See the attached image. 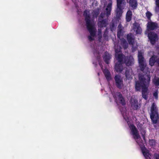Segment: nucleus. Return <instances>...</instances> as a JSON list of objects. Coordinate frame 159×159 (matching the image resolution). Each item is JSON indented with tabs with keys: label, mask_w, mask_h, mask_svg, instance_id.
Segmentation results:
<instances>
[{
	"label": "nucleus",
	"mask_w": 159,
	"mask_h": 159,
	"mask_svg": "<svg viewBox=\"0 0 159 159\" xmlns=\"http://www.w3.org/2000/svg\"><path fill=\"white\" fill-rule=\"evenodd\" d=\"M139 82L136 84V89L137 90L142 89L143 97L146 99L147 98L148 88L149 84L150 77L147 75H144L143 77H139Z\"/></svg>",
	"instance_id": "nucleus-1"
},
{
	"label": "nucleus",
	"mask_w": 159,
	"mask_h": 159,
	"mask_svg": "<svg viewBox=\"0 0 159 159\" xmlns=\"http://www.w3.org/2000/svg\"><path fill=\"white\" fill-rule=\"evenodd\" d=\"M89 11H86L84 12V15L85 17L87 26L90 34V36H89V38L90 40H92L94 39L95 28L94 23L89 20Z\"/></svg>",
	"instance_id": "nucleus-2"
},
{
	"label": "nucleus",
	"mask_w": 159,
	"mask_h": 159,
	"mask_svg": "<svg viewBox=\"0 0 159 159\" xmlns=\"http://www.w3.org/2000/svg\"><path fill=\"white\" fill-rule=\"evenodd\" d=\"M116 52V58L117 61L118 63L116 64L115 68L116 71L120 72L122 70V66L121 65V61H122L123 56L122 55L121 52H120V50H118L116 48L115 50Z\"/></svg>",
	"instance_id": "nucleus-3"
},
{
	"label": "nucleus",
	"mask_w": 159,
	"mask_h": 159,
	"mask_svg": "<svg viewBox=\"0 0 159 159\" xmlns=\"http://www.w3.org/2000/svg\"><path fill=\"white\" fill-rule=\"evenodd\" d=\"M127 122L128 123V121ZM128 123L131 130V134L133 136L138 144L140 146H141L142 143H141V139L136 128L132 124H129V123Z\"/></svg>",
	"instance_id": "nucleus-4"
},
{
	"label": "nucleus",
	"mask_w": 159,
	"mask_h": 159,
	"mask_svg": "<svg viewBox=\"0 0 159 159\" xmlns=\"http://www.w3.org/2000/svg\"><path fill=\"white\" fill-rule=\"evenodd\" d=\"M117 8L116 9V16L117 18L120 17L122 14V10L124 8L126 2L125 0H117Z\"/></svg>",
	"instance_id": "nucleus-5"
},
{
	"label": "nucleus",
	"mask_w": 159,
	"mask_h": 159,
	"mask_svg": "<svg viewBox=\"0 0 159 159\" xmlns=\"http://www.w3.org/2000/svg\"><path fill=\"white\" fill-rule=\"evenodd\" d=\"M151 118L154 123H156L158 119V116L157 112L156 107L153 103L151 108Z\"/></svg>",
	"instance_id": "nucleus-6"
},
{
	"label": "nucleus",
	"mask_w": 159,
	"mask_h": 159,
	"mask_svg": "<svg viewBox=\"0 0 159 159\" xmlns=\"http://www.w3.org/2000/svg\"><path fill=\"white\" fill-rule=\"evenodd\" d=\"M112 3V1L111 0H109L106 2V4L105 5L106 13L104 14L103 13H102L101 15V17H102V18H103L104 17L107 16L108 15H110Z\"/></svg>",
	"instance_id": "nucleus-7"
},
{
	"label": "nucleus",
	"mask_w": 159,
	"mask_h": 159,
	"mask_svg": "<svg viewBox=\"0 0 159 159\" xmlns=\"http://www.w3.org/2000/svg\"><path fill=\"white\" fill-rule=\"evenodd\" d=\"M143 54V52L141 51L139 52L138 56L139 62L141 69L142 70H144V68L146 66V63L144 61Z\"/></svg>",
	"instance_id": "nucleus-8"
},
{
	"label": "nucleus",
	"mask_w": 159,
	"mask_h": 159,
	"mask_svg": "<svg viewBox=\"0 0 159 159\" xmlns=\"http://www.w3.org/2000/svg\"><path fill=\"white\" fill-rule=\"evenodd\" d=\"M148 36L151 44H154L156 41L158 39L157 34L153 32H151L148 34Z\"/></svg>",
	"instance_id": "nucleus-9"
},
{
	"label": "nucleus",
	"mask_w": 159,
	"mask_h": 159,
	"mask_svg": "<svg viewBox=\"0 0 159 159\" xmlns=\"http://www.w3.org/2000/svg\"><path fill=\"white\" fill-rule=\"evenodd\" d=\"M155 62H156V63L159 66V58L154 55L150 58L149 64L150 66H152L154 65Z\"/></svg>",
	"instance_id": "nucleus-10"
},
{
	"label": "nucleus",
	"mask_w": 159,
	"mask_h": 159,
	"mask_svg": "<svg viewBox=\"0 0 159 159\" xmlns=\"http://www.w3.org/2000/svg\"><path fill=\"white\" fill-rule=\"evenodd\" d=\"M115 96L116 101L117 102H119L123 105L125 103V101L121 94L118 92L116 93Z\"/></svg>",
	"instance_id": "nucleus-11"
},
{
	"label": "nucleus",
	"mask_w": 159,
	"mask_h": 159,
	"mask_svg": "<svg viewBox=\"0 0 159 159\" xmlns=\"http://www.w3.org/2000/svg\"><path fill=\"white\" fill-rule=\"evenodd\" d=\"M141 150L145 157L146 159H151V155L149 153L148 150H147L144 147H141Z\"/></svg>",
	"instance_id": "nucleus-12"
},
{
	"label": "nucleus",
	"mask_w": 159,
	"mask_h": 159,
	"mask_svg": "<svg viewBox=\"0 0 159 159\" xmlns=\"http://www.w3.org/2000/svg\"><path fill=\"white\" fill-rule=\"evenodd\" d=\"M157 24L154 22L151 21L148 22L147 25V30H152L157 28Z\"/></svg>",
	"instance_id": "nucleus-13"
},
{
	"label": "nucleus",
	"mask_w": 159,
	"mask_h": 159,
	"mask_svg": "<svg viewBox=\"0 0 159 159\" xmlns=\"http://www.w3.org/2000/svg\"><path fill=\"white\" fill-rule=\"evenodd\" d=\"M116 85L119 88H120L122 86V79L120 76L118 75L116 76L115 77Z\"/></svg>",
	"instance_id": "nucleus-14"
},
{
	"label": "nucleus",
	"mask_w": 159,
	"mask_h": 159,
	"mask_svg": "<svg viewBox=\"0 0 159 159\" xmlns=\"http://www.w3.org/2000/svg\"><path fill=\"white\" fill-rule=\"evenodd\" d=\"M139 25L137 23L134 24V30L136 34H140L142 32L141 29Z\"/></svg>",
	"instance_id": "nucleus-15"
},
{
	"label": "nucleus",
	"mask_w": 159,
	"mask_h": 159,
	"mask_svg": "<svg viewBox=\"0 0 159 159\" xmlns=\"http://www.w3.org/2000/svg\"><path fill=\"white\" fill-rule=\"evenodd\" d=\"M129 1L130 6L132 8L134 9L137 6V3L136 0H127Z\"/></svg>",
	"instance_id": "nucleus-16"
},
{
	"label": "nucleus",
	"mask_w": 159,
	"mask_h": 159,
	"mask_svg": "<svg viewBox=\"0 0 159 159\" xmlns=\"http://www.w3.org/2000/svg\"><path fill=\"white\" fill-rule=\"evenodd\" d=\"M134 59L133 57L131 56L129 58H127L125 61L126 64L128 66H129L133 63Z\"/></svg>",
	"instance_id": "nucleus-17"
},
{
	"label": "nucleus",
	"mask_w": 159,
	"mask_h": 159,
	"mask_svg": "<svg viewBox=\"0 0 159 159\" xmlns=\"http://www.w3.org/2000/svg\"><path fill=\"white\" fill-rule=\"evenodd\" d=\"M131 106L134 109H137L138 106V101L136 100L132 99L131 100Z\"/></svg>",
	"instance_id": "nucleus-18"
},
{
	"label": "nucleus",
	"mask_w": 159,
	"mask_h": 159,
	"mask_svg": "<svg viewBox=\"0 0 159 159\" xmlns=\"http://www.w3.org/2000/svg\"><path fill=\"white\" fill-rule=\"evenodd\" d=\"M132 34H129L128 35L127 39L128 42L130 44H131L134 46V44L135 43L134 42V39L133 38Z\"/></svg>",
	"instance_id": "nucleus-19"
},
{
	"label": "nucleus",
	"mask_w": 159,
	"mask_h": 159,
	"mask_svg": "<svg viewBox=\"0 0 159 159\" xmlns=\"http://www.w3.org/2000/svg\"><path fill=\"white\" fill-rule=\"evenodd\" d=\"M132 16V12L130 11H128L126 14V20L127 21H129L131 19Z\"/></svg>",
	"instance_id": "nucleus-20"
},
{
	"label": "nucleus",
	"mask_w": 159,
	"mask_h": 159,
	"mask_svg": "<svg viewBox=\"0 0 159 159\" xmlns=\"http://www.w3.org/2000/svg\"><path fill=\"white\" fill-rule=\"evenodd\" d=\"M103 72L107 79L108 80H110L111 79V77L108 70L107 69H105L103 71Z\"/></svg>",
	"instance_id": "nucleus-21"
},
{
	"label": "nucleus",
	"mask_w": 159,
	"mask_h": 159,
	"mask_svg": "<svg viewBox=\"0 0 159 159\" xmlns=\"http://www.w3.org/2000/svg\"><path fill=\"white\" fill-rule=\"evenodd\" d=\"M126 76L127 78L128 79L132 78V73L131 70L127 71L125 73Z\"/></svg>",
	"instance_id": "nucleus-22"
},
{
	"label": "nucleus",
	"mask_w": 159,
	"mask_h": 159,
	"mask_svg": "<svg viewBox=\"0 0 159 159\" xmlns=\"http://www.w3.org/2000/svg\"><path fill=\"white\" fill-rule=\"evenodd\" d=\"M98 25L100 27L105 26L106 23L104 20L100 21L98 23Z\"/></svg>",
	"instance_id": "nucleus-23"
},
{
	"label": "nucleus",
	"mask_w": 159,
	"mask_h": 159,
	"mask_svg": "<svg viewBox=\"0 0 159 159\" xmlns=\"http://www.w3.org/2000/svg\"><path fill=\"white\" fill-rule=\"evenodd\" d=\"M153 82L155 85H159V78L154 79L153 80Z\"/></svg>",
	"instance_id": "nucleus-24"
},
{
	"label": "nucleus",
	"mask_w": 159,
	"mask_h": 159,
	"mask_svg": "<svg viewBox=\"0 0 159 159\" xmlns=\"http://www.w3.org/2000/svg\"><path fill=\"white\" fill-rule=\"evenodd\" d=\"M110 57L109 56L107 55V56H104L103 58L106 62L108 63L107 60H109Z\"/></svg>",
	"instance_id": "nucleus-25"
},
{
	"label": "nucleus",
	"mask_w": 159,
	"mask_h": 159,
	"mask_svg": "<svg viewBox=\"0 0 159 159\" xmlns=\"http://www.w3.org/2000/svg\"><path fill=\"white\" fill-rule=\"evenodd\" d=\"M152 15V14L149 11H147L146 13V16L148 19H149L150 18V17Z\"/></svg>",
	"instance_id": "nucleus-26"
},
{
	"label": "nucleus",
	"mask_w": 159,
	"mask_h": 159,
	"mask_svg": "<svg viewBox=\"0 0 159 159\" xmlns=\"http://www.w3.org/2000/svg\"><path fill=\"white\" fill-rule=\"evenodd\" d=\"M149 143L150 145L153 146L155 144V142L154 140H151L149 141Z\"/></svg>",
	"instance_id": "nucleus-27"
},
{
	"label": "nucleus",
	"mask_w": 159,
	"mask_h": 159,
	"mask_svg": "<svg viewBox=\"0 0 159 159\" xmlns=\"http://www.w3.org/2000/svg\"><path fill=\"white\" fill-rule=\"evenodd\" d=\"M156 9L157 10V9H159V0H156Z\"/></svg>",
	"instance_id": "nucleus-28"
},
{
	"label": "nucleus",
	"mask_w": 159,
	"mask_h": 159,
	"mask_svg": "<svg viewBox=\"0 0 159 159\" xmlns=\"http://www.w3.org/2000/svg\"><path fill=\"white\" fill-rule=\"evenodd\" d=\"M158 92L157 91H156V92L153 93V96L155 97V98L157 99L158 98Z\"/></svg>",
	"instance_id": "nucleus-29"
},
{
	"label": "nucleus",
	"mask_w": 159,
	"mask_h": 159,
	"mask_svg": "<svg viewBox=\"0 0 159 159\" xmlns=\"http://www.w3.org/2000/svg\"><path fill=\"white\" fill-rule=\"evenodd\" d=\"M98 37H99V38H100L101 37V31H100V30H98Z\"/></svg>",
	"instance_id": "nucleus-30"
},
{
	"label": "nucleus",
	"mask_w": 159,
	"mask_h": 159,
	"mask_svg": "<svg viewBox=\"0 0 159 159\" xmlns=\"http://www.w3.org/2000/svg\"><path fill=\"white\" fill-rule=\"evenodd\" d=\"M155 159H159V155L157 154H155Z\"/></svg>",
	"instance_id": "nucleus-31"
},
{
	"label": "nucleus",
	"mask_w": 159,
	"mask_h": 159,
	"mask_svg": "<svg viewBox=\"0 0 159 159\" xmlns=\"http://www.w3.org/2000/svg\"><path fill=\"white\" fill-rule=\"evenodd\" d=\"M120 31H118L117 35H118V37L119 38L120 36Z\"/></svg>",
	"instance_id": "nucleus-32"
},
{
	"label": "nucleus",
	"mask_w": 159,
	"mask_h": 159,
	"mask_svg": "<svg viewBox=\"0 0 159 159\" xmlns=\"http://www.w3.org/2000/svg\"><path fill=\"white\" fill-rule=\"evenodd\" d=\"M98 15V14H96L95 15L96 16L97 15Z\"/></svg>",
	"instance_id": "nucleus-33"
},
{
	"label": "nucleus",
	"mask_w": 159,
	"mask_h": 159,
	"mask_svg": "<svg viewBox=\"0 0 159 159\" xmlns=\"http://www.w3.org/2000/svg\"><path fill=\"white\" fill-rule=\"evenodd\" d=\"M120 25H119V27H120Z\"/></svg>",
	"instance_id": "nucleus-34"
},
{
	"label": "nucleus",
	"mask_w": 159,
	"mask_h": 159,
	"mask_svg": "<svg viewBox=\"0 0 159 159\" xmlns=\"http://www.w3.org/2000/svg\"><path fill=\"white\" fill-rule=\"evenodd\" d=\"M125 120H126V121H127V120H126V119H125Z\"/></svg>",
	"instance_id": "nucleus-35"
},
{
	"label": "nucleus",
	"mask_w": 159,
	"mask_h": 159,
	"mask_svg": "<svg viewBox=\"0 0 159 159\" xmlns=\"http://www.w3.org/2000/svg\"><path fill=\"white\" fill-rule=\"evenodd\" d=\"M125 120H126V121H127V120H126V119H125Z\"/></svg>",
	"instance_id": "nucleus-36"
}]
</instances>
